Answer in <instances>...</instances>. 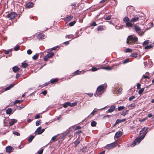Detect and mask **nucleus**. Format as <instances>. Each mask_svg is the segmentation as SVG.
<instances>
[{
  "mask_svg": "<svg viewBox=\"0 0 154 154\" xmlns=\"http://www.w3.org/2000/svg\"><path fill=\"white\" fill-rule=\"evenodd\" d=\"M148 128L145 127L143 128L140 131V133L142 134L140 137L136 138L133 143L131 145V147H134L135 145L138 144L141 141L143 140L145 137L147 133L148 132Z\"/></svg>",
  "mask_w": 154,
  "mask_h": 154,
  "instance_id": "1",
  "label": "nucleus"
},
{
  "mask_svg": "<svg viewBox=\"0 0 154 154\" xmlns=\"http://www.w3.org/2000/svg\"><path fill=\"white\" fill-rule=\"evenodd\" d=\"M106 86L105 85H102L98 86L97 88L96 92L94 94L96 97H98L99 95H100L105 91Z\"/></svg>",
  "mask_w": 154,
  "mask_h": 154,
  "instance_id": "2",
  "label": "nucleus"
},
{
  "mask_svg": "<svg viewBox=\"0 0 154 154\" xmlns=\"http://www.w3.org/2000/svg\"><path fill=\"white\" fill-rule=\"evenodd\" d=\"M137 38L132 35H129L127 39V43L128 45H132L135 44L137 41Z\"/></svg>",
  "mask_w": 154,
  "mask_h": 154,
  "instance_id": "3",
  "label": "nucleus"
},
{
  "mask_svg": "<svg viewBox=\"0 0 154 154\" xmlns=\"http://www.w3.org/2000/svg\"><path fill=\"white\" fill-rule=\"evenodd\" d=\"M134 29L135 31L138 34L140 35H143L144 33L142 31H141L140 27L137 25H136L134 26Z\"/></svg>",
  "mask_w": 154,
  "mask_h": 154,
  "instance_id": "4",
  "label": "nucleus"
},
{
  "mask_svg": "<svg viewBox=\"0 0 154 154\" xmlns=\"http://www.w3.org/2000/svg\"><path fill=\"white\" fill-rule=\"evenodd\" d=\"M17 16V14L15 12H11L8 14L7 15V17L9 20H12L15 18Z\"/></svg>",
  "mask_w": 154,
  "mask_h": 154,
  "instance_id": "5",
  "label": "nucleus"
},
{
  "mask_svg": "<svg viewBox=\"0 0 154 154\" xmlns=\"http://www.w3.org/2000/svg\"><path fill=\"white\" fill-rule=\"evenodd\" d=\"M117 145V144L115 142H113L105 146V148L107 149H110L112 148Z\"/></svg>",
  "mask_w": 154,
  "mask_h": 154,
  "instance_id": "6",
  "label": "nucleus"
},
{
  "mask_svg": "<svg viewBox=\"0 0 154 154\" xmlns=\"http://www.w3.org/2000/svg\"><path fill=\"white\" fill-rule=\"evenodd\" d=\"M81 32L79 34V32H76L75 33V34L77 35L75 37H74V36L73 35H67L66 36V38H72L73 39L75 38H77L81 34Z\"/></svg>",
  "mask_w": 154,
  "mask_h": 154,
  "instance_id": "7",
  "label": "nucleus"
},
{
  "mask_svg": "<svg viewBox=\"0 0 154 154\" xmlns=\"http://www.w3.org/2000/svg\"><path fill=\"white\" fill-rule=\"evenodd\" d=\"M54 55V54L53 52H51L47 54L44 57V61H46L49 58L52 57Z\"/></svg>",
  "mask_w": 154,
  "mask_h": 154,
  "instance_id": "8",
  "label": "nucleus"
},
{
  "mask_svg": "<svg viewBox=\"0 0 154 154\" xmlns=\"http://www.w3.org/2000/svg\"><path fill=\"white\" fill-rule=\"evenodd\" d=\"M122 135V133L121 131H118L116 133L115 137L116 138H118L120 137Z\"/></svg>",
  "mask_w": 154,
  "mask_h": 154,
  "instance_id": "9",
  "label": "nucleus"
},
{
  "mask_svg": "<svg viewBox=\"0 0 154 154\" xmlns=\"http://www.w3.org/2000/svg\"><path fill=\"white\" fill-rule=\"evenodd\" d=\"M45 36L42 34H38L37 38L39 40H42L45 38Z\"/></svg>",
  "mask_w": 154,
  "mask_h": 154,
  "instance_id": "10",
  "label": "nucleus"
},
{
  "mask_svg": "<svg viewBox=\"0 0 154 154\" xmlns=\"http://www.w3.org/2000/svg\"><path fill=\"white\" fill-rule=\"evenodd\" d=\"M116 106L113 105H112L110 107L109 109L107 111L108 112H112L115 110Z\"/></svg>",
  "mask_w": 154,
  "mask_h": 154,
  "instance_id": "11",
  "label": "nucleus"
},
{
  "mask_svg": "<svg viewBox=\"0 0 154 154\" xmlns=\"http://www.w3.org/2000/svg\"><path fill=\"white\" fill-rule=\"evenodd\" d=\"M13 147L11 146H8L6 148V150L7 152H12Z\"/></svg>",
  "mask_w": 154,
  "mask_h": 154,
  "instance_id": "12",
  "label": "nucleus"
},
{
  "mask_svg": "<svg viewBox=\"0 0 154 154\" xmlns=\"http://www.w3.org/2000/svg\"><path fill=\"white\" fill-rule=\"evenodd\" d=\"M73 17V16L72 15H70L68 17H67L65 18V21L67 22H68L71 20Z\"/></svg>",
  "mask_w": 154,
  "mask_h": 154,
  "instance_id": "13",
  "label": "nucleus"
},
{
  "mask_svg": "<svg viewBox=\"0 0 154 154\" xmlns=\"http://www.w3.org/2000/svg\"><path fill=\"white\" fill-rule=\"evenodd\" d=\"M139 19V18L138 16L132 18L130 20V22L134 23L137 21Z\"/></svg>",
  "mask_w": 154,
  "mask_h": 154,
  "instance_id": "14",
  "label": "nucleus"
},
{
  "mask_svg": "<svg viewBox=\"0 0 154 154\" xmlns=\"http://www.w3.org/2000/svg\"><path fill=\"white\" fill-rule=\"evenodd\" d=\"M126 120V119H118L117 120L116 122V124H118L123 122L124 121H125Z\"/></svg>",
  "mask_w": 154,
  "mask_h": 154,
  "instance_id": "15",
  "label": "nucleus"
},
{
  "mask_svg": "<svg viewBox=\"0 0 154 154\" xmlns=\"http://www.w3.org/2000/svg\"><path fill=\"white\" fill-rule=\"evenodd\" d=\"M74 127L73 126H72L70 127L66 131V134H67L70 132L71 131H72L74 130Z\"/></svg>",
  "mask_w": 154,
  "mask_h": 154,
  "instance_id": "16",
  "label": "nucleus"
},
{
  "mask_svg": "<svg viewBox=\"0 0 154 154\" xmlns=\"http://www.w3.org/2000/svg\"><path fill=\"white\" fill-rule=\"evenodd\" d=\"M13 71L15 72H17L20 70V69L17 66H15L13 67Z\"/></svg>",
  "mask_w": 154,
  "mask_h": 154,
  "instance_id": "17",
  "label": "nucleus"
},
{
  "mask_svg": "<svg viewBox=\"0 0 154 154\" xmlns=\"http://www.w3.org/2000/svg\"><path fill=\"white\" fill-rule=\"evenodd\" d=\"M17 122V120L15 119H12L10 122L9 124L10 125H13L14 123Z\"/></svg>",
  "mask_w": 154,
  "mask_h": 154,
  "instance_id": "18",
  "label": "nucleus"
},
{
  "mask_svg": "<svg viewBox=\"0 0 154 154\" xmlns=\"http://www.w3.org/2000/svg\"><path fill=\"white\" fill-rule=\"evenodd\" d=\"M41 127H38L37 129L35 132H37L38 134H41Z\"/></svg>",
  "mask_w": 154,
  "mask_h": 154,
  "instance_id": "19",
  "label": "nucleus"
},
{
  "mask_svg": "<svg viewBox=\"0 0 154 154\" xmlns=\"http://www.w3.org/2000/svg\"><path fill=\"white\" fill-rule=\"evenodd\" d=\"M14 86V84H12L11 85H10L8 87L6 88H5V91H7L8 90L10 89L11 88H12Z\"/></svg>",
  "mask_w": 154,
  "mask_h": 154,
  "instance_id": "20",
  "label": "nucleus"
},
{
  "mask_svg": "<svg viewBox=\"0 0 154 154\" xmlns=\"http://www.w3.org/2000/svg\"><path fill=\"white\" fill-rule=\"evenodd\" d=\"M33 4L32 2H29L28 3L26 6L28 8H30L33 6Z\"/></svg>",
  "mask_w": 154,
  "mask_h": 154,
  "instance_id": "21",
  "label": "nucleus"
},
{
  "mask_svg": "<svg viewBox=\"0 0 154 154\" xmlns=\"http://www.w3.org/2000/svg\"><path fill=\"white\" fill-rule=\"evenodd\" d=\"M70 102H67L64 103L63 105V106L64 108H66L69 106H70Z\"/></svg>",
  "mask_w": 154,
  "mask_h": 154,
  "instance_id": "22",
  "label": "nucleus"
},
{
  "mask_svg": "<svg viewBox=\"0 0 154 154\" xmlns=\"http://www.w3.org/2000/svg\"><path fill=\"white\" fill-rule=\"evenodd\" d=\"M12 112V109L11 108L8 109L6 111V113L7 114H11Z\"/></svg>",
  "mask_w": 154,
  "mask_h": 154,
  "instance_id": "23",
  "label": "nucleus"
},
{
  "mask_svg": "<svg viewBox=\"0 0 154 154\" xmlns=\"http://www.w3.org/2000/svg\"><path fill=\"white\" fill-rule=\"evenodd\" d=\"M28 65L27 63L23 62L22 63L21 66L23 68H25Z\"/></svg>",
  "mask_w": 154,
  "mask_h": 154,
  "instance_id": "24",
  "label": "nucleus"
},
{
  "mask_svg": "<svg viewBox=\"0 0 154 154\" xmlns=\"http://www.w3.org/2000/svg\"><path fill=\"white\" fill-rule=\"evenodd\" d=\"M132 22H130V20L128 22L126 23V25L128 27H131L132 26V24L131 23Z\"/></svg>",
  "mask_w": 154,
  "mask_h": 154,
  "instance_id": "25",
  "label": "nucleus"
},
{
  "mask_svg": "<svg viewBox=\"0 0 154 154\" xmlns=\"http://www.w3.org/2000/svg\"><path fill=\"white\" fill-rule=\"evenodd\" d=\"M97 29L98 31H102L104 30L103 27V26H98Z\"/></svg>",
  "mask_w": 154,
  "mask_h": 154,
  "instance_id": "26",
  "label": "nucleus"
},
{
  "mask_svg": "<svg viewBox=\"0 0 154 154\" xmlns=\"http://www.w3.org/2000/svg\"><path fill=\"white\" fill-rule=\"evenodd\" d=\"M34 138V136L33 135L30 136L28 138L29 142L30 143L32 142L33 139Z\"/></svg>",
  "mask_w": 154,
  "mask_h": 154,
  "instance_id": "27",
  "label": "nucleus"
},
{
  "mask_svg": "<svg viewBox=\"0 0 154 154\" xmlns=\"http://www.w3.org/2000/svg\"><path fill=\"white\" fill-rule=\"evenodd\" d=\"M136 106V104L135 103H132L128 106V107L129 108V109H132V108Z\"/></svg>",
  "mask_w": 154,
  "mask_h": 154,
  "instance_id": "28",
  "label": "nucleus"
},
{
  "mask_svg": "<svg viewBox=\"0 0 154 154\" xmlns=\"http://www.w3.org/2000/svg\"><path fill=\"white\" fill-rule=\"evenodd\" d=\"M123 20L124 22H125V23H126L130 21L128 17L127 16L123 18Z\"/></svg>",
  "mask_w": 154,
  "mask_h": 154,
  "instance_id": "29",
  "label": "nucleus"
},
{
  "mask_svg": "<svg viewBox=\"0 0 154 154\" xmlns=\"http://www.w3.org/2000/svg\"><path fill=\"white\" fill-rule=\"evenodd\" d=\"M81 72V71L79 70H77L75 72L73 73L74 75H76L80 74Z\"/></svg>",
  "mask_w": 154,
  "mask_h": 154,
  "instance_id": "30",
  "label": "nucleus"
},
{
  "mask_svg": "<svg viewBox=\"0 0 154 154\" xmlns=\"http://www.w3.org/2000/svg\"><path fill=\"white\" fill-rule=\"evenodd\" d=\"M39 55V54H36L34 55L32 57V59L33 60H36L38 57Z\"/></svg>",
  "mask_w": 154,
  "mask_h": 154,
  "instance_id": "31",
  "label": "nucleus"
},
{
  "mask_svg": "<svg viewBox=\"0 0 154 154\" xmlns=\"http://www.w3.org/2000/svg\"><path fill=\"white\" fill-rule=\"evenodd\" d=\"M66 135L67 134H63V135H61L60 137V139L62 140H63L65 139V137L66 136Z\"/></svg>",
  "mask_w": 154,
  "mask_h": 154,
  "instance_id": "32",
  "label": "nucleus"
},
{
  "mask_svg": "<svg viewBox=\"0 0 154 154\" xmlns=\"http://www.w3.org/2000/svg\"><path fill=\"white\" fill-rule=\"evenodd\" d=\"M57 79H52L50 80L51 83L52 84L54 83L57 81Z\"/></svg>",
  "mask_w": 154,
  "mask_h": 154,
  "instance_id": "33",
  "label": "nucleus"
},
{
  "mask_svg": "<svg viewBox=\"0 0 154 154\" xmlns=\"http://www.w3.org/2000/svg\"><path fill=\"white\" fill-rule=\"evenodd\" d=\"M132 51V49H131L130 48H126L124 50V52H126H126H131Z\"/></svg>",
  "mask_w": 154,
  "mask_h": 154,
  "instance_id": "34",
  "label": "nucleus"
},
{
  "mask_svg": "<svg viewBox=\"0 0 154 154\" xmlns=\"http://www.w3.org/2000/svg\"><path fill=\"white\" fill-rule=\"evenodd\" d=\"M75 23V21H74L69 23V26H73Z\"/></svg>",
  "mask_w": 154,
  "mask_h": 154,
  "instance_id": "35",
  "label": "nucleus"
},
{
  "mask_svg": "<svg viewBox=\"0 0 154 154\" xmlns=\"http://www.w3.org/2000/svg\"><path fill=\"white\" fill-rule=\"evenodd\" d=\"M128 112V110H126L125 111H123L122 112V115L125 116L126 115Z\"/></svg>",
  "mask_w": 154,
  "mask_h": 154,
  "instance_id": "36",
  "label": "nucleus"
},
{
  "mask_svg": "<svg viewBox=\"0 0 154 154\" xmlns=\"http://www.w3.org/2000/svg\"><path fill=\"white\" fill-rule=\"evenodd\" d=\"M96 122L95 121H93L91 122V125L92 127H95L96 126Z\"/></svg>",
  "mask_w": 154,
  "mask_h": 154,
  "instance_id": "37",
  "label": "nucleus"
},
{
  "mask_svg": "<svg viewBox=\"0 0 154 154\" xmlns=\"http://www.w3.org/2000/svg\"><path fill=\"white\" fill-rule=\"evenodd\" d=\"M144 88H142L141 89H140L139 91H138V94H140V95H141V94H142V93H143V92L144 91Z\"/></svg>",
  "mask_w": 154,
  "mask_h": 154,
  "instance_id": "38",
  "label": "nucleus"
},
{
  "mask_svg": "<svg viewBox=\"0 0 154 154\" xmlns=\"http://www.w3.org/2000/svg\"><path fill=\"white\" fill-rule=\"evenodd\" d=\"M152 47V46L151 45H147L145 46V48L146 49H149L151 48Z\"/></svg>",
  "mask_w": 154,
  "mask_h": 154,
  "instance_id": "39",
  "label": "nucleus"
},
{
  "mask_svg": "<svg viewBox=\"0 0 154 154\" xmlns=\"http://www.w3.org/2000/svg\"><path fill=\"white\" fill-rule=\"evenodd\" d=\"M130 56L131 57L136 58L137 56V54L136 53L132 54L130 55Z\"/></svg>",
  "mask_w": 154,
  "mask_h": 154,
  "instance_id": "40",
  "label": "nucleus"
},
{
  "mask_svg": "<svg viewBox=\"0 0 154 154\" xmlns=\"http://www.w3.org/2000/svg\"><path fill=\"white\" fill-rule=\"evenodd\" d=\"M80 143V141L79 139H77L74 142V144L77 145H78Z\"/></svg>",
  "mask_w": 154,
  "mask_h": 154,
  "instance_id": "41",
  "label": "nucleus"
},
{
  "mask_svg": "<svg viewBox=\"0 0 154 154\" xmlns=\"http://www.w3.org/2000/svg\"><path fill=\"white\" fill-rule=\"evenodd\" d=\"M23 101V100H16L14 102V104H15L16 103H20L21 102Z\"/></svg>",
  "mask_w": 154,
  "mask_h": 154,
  "instance_id": "42",
  "label": "nucleus"
},
{
  "mask_svg": "<svg viewBox=\"0 0 154 154\" xmlns=\"http://www.w3.org/2000/svg\"><path fill=\"white\" fill-rule=\"evenodd\" d=\"M125 108V107L123 106H120L118 107V110L119 111H121L122 109H123Z\"/></svg>",
  "mask_w": 154,
  "mask_h": 154,
  "instance_id": "43",
  "label": "nucleus"
},
{
  "mask_svg": "<svg viewBox=\"0 0 154 154\" xmlns=\"http://www.w3.org/2000/svg\"><path fill=\"white\" fill-rule=\"evenodd\" d=\"M20 48V46L19 45H17L14 48V50L15 51L18 50Z\"/></svg>",
  "mask_w": 154,
  "mask_h": 154,
  "instance_id": "44",
  "label": "nucleus"
},
{
  "mask_svg": "<svg viewBox=\"0 0 154 154\" xmlns=\"http://www.w3.org/2000/svg\"><path fill=\"white\" fill-rule=\"evenodd\" d=\"M41 123V121L40 120H38L36 121V122L35 123V125L36 126H38Z\"/></svg>",
  "mask_w": 154,
  "mask_h": 154,
  "instance_id": "45",
  "label": "nucleus"
},
{
  "mask_svg": "<svg viewBox=\"0 0 154 154\" xmlns=\"http://www.w3.org/2000/svg\"><path fill=\"white\" fill-rule=\"evenodd\" d=\"M123 27V26L122 25H121L120 26H115V28L117 29H121Z\"/></svg>",
  "mask_w": 154,
  "mask_h": 154,
  "instance_id": "46",
  "label": "nucleus"
},
{
  "mask_svg": "<svg viewBox=\"0 0 154 154\" xmlns=\"http://www.w3.org/2000/svg\"><path fill=\"white\" fill-rule=\"evenodd\" d=\"M140 86L141 85L140 83H137V89H140Z\"/></svg>",
  "mask_w": 154,
  "mask_h": 154,
  "instance_id": "47",
  "label": "nucleus"
},
{
  "mask_svg": "<svg viewBox=\"0 0 154 154\" xmlns=\"http://www.w3.org/2000/svg\"><path fill=\"white\" fill-rule=\"evenodd\" d=\"M77 103L76 102H75L72 103H70V106H75L76 105Z\"/></svg>",
  "mask_w": 154,
  "mask_h": 154,
  "instance_id": "48",
  "label": "nucleus"
},
{
  "mask_svg": "<svg viewBox=\"0 0 154 154\" xmlns=\"http://www.w3.org/2000/svg\"><path fill=\"white\" fill-rule=\"evenodd\" d=\"M111 16L109 15L107 17L105 18V20H109L111 19Z\"/></svg>",
  "mask_w": 154,
  "mask_h": 154,
  "instance_id": "49",
  "label": "nucleus"
},
{
  "mask_svg": "<svg viewBox=\"0 0 154 154\" xmlns=\"http://www.w3.org/2000/svg\"><path fill=\"white\" fill-rule=\"evenodd\" d=\"M43 151V149H42L37 152L38 154H42Z\"/></svg>",
  "mask_w": 154,
  "mask_h": 154,
  "instance_id": "50",
  "label": "nucleus"
},
{
  "mask_svg": "<svg viewBox=\"0 0 154 154\" xmlns=\"http://www.w3.org/2000/svg\"><path fill=\"white\" fill-rule=\"evenodd\" d=\"M142 78L149 79L150 78V77L149 76H147L146 75H144L143 76Z\"/></svg>",
  "mask_w": 154,
  "mask_h": 154,
  "instance_id": "51",
  "label": "nucleus"
},
{
  "mask_svg": "<svg viewBox=\"0 0 154 154\" xmlns=\"http://www.w3.org/2000/svg\"><path fill=\"white\" fill-rule=\"evenodd\" d=\"M149 43V40H147L144 42L143 43V45H146Z\"/></svg>",
  "mask_w": 154,
  "mask_h": 154,
  "instance_id": "52",
  "label": "nucleus"
},
{
  "mask_svg": "<svg viewBox=\"0 0 154 154\" xmlns=\"http://www.w3.org/2000/svg\"><path fill=\"white\" fill-rule=\"evenodd\" d=\"M86 146H85V147H83L82 149L81 150V151L83 153H84L85 152V149H86Z\"/></svg>",
  "mask_w": 154,
  "mask_h": 154,
  "instance_id": "53",
  "label": "nucleus"
},
{
  "mask_svg": "<svg viewBox=\"0 0 154 154\" xmlns=\"http://www.w3.org/2000/svg\"><path fill=\"white\" fill-rule=\"evenodd\" d=\"M135 97L134 96H131L129 98V100L130 101H131L133 99H134Z\"/></svg>",
  "mask_w": 154,
  "mask_h": 154,
  "instance_id": "54",
  "label": "nucleus"
},
{
  "mask_svg": "<svg viewBox=\"0 0 154 154\" xmlns=\"http://www.w3.org/2000/svg\"><path fill=\"white\" fill-rule=\"evenodd\" d=\"M129 62V60L128 59H127L125 60L123 62V64H125L127 63H128Z\"/></svg>",
  "mask_w": 154,
  "mask_h": 154,
  "instance_id": "55",
  "label": "nucleus"
},
{
  "mask_svg": "<svg viewBox=\"0 0 154 154\" xmlns=\"http://www.w3.org/2000/svg\"><path fill=\"white\" fill-rule=\"evenodd\" d=\"M58 135V134L53 137L51 138V140L52 141H54Z\"/></svg>",
  "mask_w": 154,
  "mask_h": 154,
  "instance_id": "56",
  "label": "nucleus"
},
{
  "mask_svg": "<svg viewBox=\"0 0 154 154\" xmlns=\"http://www.w3.org/2000/svg\"><path fill=\"white\" fill-rule=\"evenodd\" d=\"M40 118V115L39 114H37L35 117V119H38Z\"/></svg>",
  "mask_w": 154,
  "mask_h": 154,
  "instance_id": "57",
  "label": "nucleus"
},
{
  "mask_svg": "<svg viewBox=\"0 0 154 154\" xmlns=\"http://www.w3.org/2000/svg\"><path fill=\"white\" fill-rule=\"evenodd\" d=\"M13 133L15 135H16L17 136H20V134L17 132L15 131L13 132Z\"/></svg>",
  "mask_w": 154,
  "mask_h": 154,
  "instance_id": "58",
  "label": "nucleus"
},
{
  "mask_svg": "<svg viewBox=\"0 0 154 154\" xmlns=\"http://www.w3.org/2000/svg\"><path fill=\"white\" fill-rule=\"evenodd\" d=\"M104 69L107 70H111L112 69L110 67H109L108 66L105 67L104 68Z\"/></svg>",
  "mask_w": 154,
  "mask_h": 154,
  "instance_id": "59",
  "label": "nucleus"
},
{
  "mask_svg": "<svg viewBox=\"0 0 154 154\" xmlns=\"http://www.w3.org/2000/svg\"><path fill=\"white\" fill-rule=\"evenodd\" d=\"M98 69L95 67H92L91 69L93 71H95L97 70Z\"/></svg>",
  "mask_w": 154,
  "mask_h": 154,
  "instance_id": "60",
  "label": "nucleus"
},
{
  "mask_svg": "<svg viewBox=\"0 0 154 154\" xmlns=\"http://www.w3.org/2000/svg\"><path fill=\"white\" fill-rule=\"evenodd\" d=\"M97 24L95 22H93L91 24V26H95L97 25Z\"/></svg>",
  "mask_w": 154,
  "mask_h": 154,
  "instance_id": "61",
  "label": "nucleus"
},
{
  "mask_svg": "<svg viewBox=\"0 0 154 154\" xmlns=\"http://www.w3.org/2000/svg\"><path fill=\"white\" fill-rule=\"evenodd\" d=\"M58 47V46H56L55 47H54L51 49V51H52L54 50H55Z\"/></svg>",
  "mask_w": 154,
  "mask_h": 154,
  "instance_id": "62",
  "label": "nucleus"
},
{
  "mask_svg": "<svg viewBox=\"0 0 154 154\" xmlns=\"http://www.w3.org/2000/svg\"><path fill=\"white\" fill-rule=\"evenodd\" d=\"M32 51H31V50L29 49L27 50V53L28 54H32Z\"/></svg>",
  "mask_w": 154,
  "mask_h": 154,
  "instance_id": "63",
  "label": "nucleus"
},
{
  "mask_svg": "<svg viewBox=\"0 0 154 154\" xmlns=\"http://www.w3.org/2000/svg\"><path fill=\"white\" fill-rule=\"evenodd\" d=\"M42 93L44 95H45L47 93V91L45 90L44 91L42 92Z\"/></svg>",
  "mask_w": 154,
  "mask_h": 154,
  "instance_id": "64",
  "label": "nucleus"
}]
</instances>
